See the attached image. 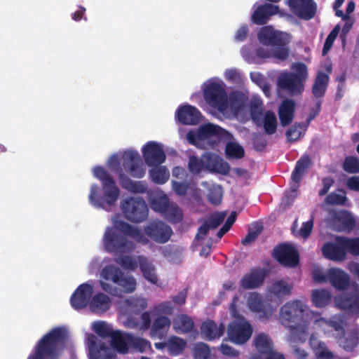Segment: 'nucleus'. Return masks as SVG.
Masks as SVG:
<instances>
[{"label": "nucleus", "instance_id": "nucleus-45", "mask_svg": "<svg viewBox=\"0 0 359 359\" xmlns=\"http://www.w3.org/2000/svg\"><path fill=\"white\" fill-rule=\"evenodd\" d=\"M128 343L135 351L144 353L148 348H151V344L147 339L133 336V334H128Z\"/></svg>", "mask_w": 359, "mask_h": 359}, {"label": "nucleus", "instance_id": "nucleus-8", "mask_svg": "<svg viewBox=\"0 0 359 359\" xmlns=\"http://www.w3.org/2000/svg\"><path fill=\"white\" fill-rule=\"evenodd\" d=\"M313 279L318 283H330L336 290L344 291L348 287L350 277L343 269L332 267L326 271L317 268L312 272Z\"/></svg>", "mask_w": 359, "mask_h": 359}, {"label": "nucleus", "instance_id": "nucleus-28", "mask_svg": "<svg viewBox=\"0 0 359 359\" xmlns=\"http://www.w3.org/2000/svg\"><path fill=\"white\" fill-rule=\"evenodd\" d=\"M311 165V161L308 154H304L301 158L296 162L294 169L293 170L291 179L293 182L292 188L294 191L299 187V184L303 177L306 174L309 168Z\"/></svg>", "mask_w": 359, "mask_h": 359}, {"label": "nucleus", "instance_id": "nucleus-6", "mask_svg": "<svg viewBox=\"0 0 359 359\" xmlns=\"http://www.w3.org/2000/svg\"><path fill=\"white\" fill-rule=\"evenodd\" d=\"M229 309L231 316L236 320L228 325L227 336L231 342L243 344L250 339L253 332L252 327L243 316L238 314L235 302L231 303Z\"/></svg>", "mask_w": 359, "mask_h": 359}, {"label": "nucleus", "instance_id": "nucleus-25", "mask_svg": "<svg viewBox=\"0 0 359 359\" xmlns=\"http://www.w3.org/2000/svg\"><path fill=\"white\" fill-rule=\"evenodd\" d=\"M278 6L266 3L259 5L255 10L250 17V20L255 25H263L267 23L270 18L278 13Z\"/></svg>", "mask_w": 359, "mask_h": 359}, {"label": "nucleus", "instance_id": "nucleus-54", "mask_svg": "<svg viewBox=\"0 0 359 359\" xmlns=\"http://www.w3.org/2000/svg\"><path fill=\"white\" fill-rule=\"evenodd\" d=\"M287 40L284 38L281 45L273 46L272 57L280 61L285 60L290 54V48L287 47Z\"/></svg>", "mask_w": 359, "mask_h": 359}, {"label": "nucleus", "instance_id": "nucleus-44", "mask_svg": "<svg viewBox=\"0 0 359 359\" xmlns=\"http://www.w3.org/2000/svg\"><path fill=\"white\" fill-rule=\"evenodd\" d=\"M187 346V341L177 336H171L168 340V350L171 355L182 353Z\"/></svg>", "mask_w": 359, "mask_h": 359}, {"label": "nucleus", "instance_id": "nucleus-61", "mask_svg": "<svg viewBox=\"0 0 359 359\" xmlns=\"http://www.w3.org/2000/svg\"><path fill=\"white\" fill-rule=\"evenodd\" d=\"M339 25H336L334 29L330 32L328 34L327 39H325L323 48V55H325L327 51L331 48L333 45L334 41L337 37L339 32L340 31Z\"/></svg>", "mask_w": 359, "mask_h": 359}, {"label": "nucleus", "instance_id": "nucleus-52", "mask_svg": "<svg viewBox=\"0 0 359 359\" xmlns=\"http://www.w3.org/2000/svg\"><path fill=\"white\" fill-rule=\"evenodd\" d=\"M263 230V226L258 222L255 223L252 227H250L246 236L241 240L243 245H248L254 242Z\"/></svg>", "mask_w": 359, "mask_h": 359}, {"label": "nucleus", "instance_id": "nucleus-55", "mask_svg": "<svg viewBox=\"0 0 359 359\" xmlns=\"http://www.w3.org/2000/svg\"><path fill=\"white\" fill-rule=\"evenodd\" d=\"M342 168L348 173H359V159L353 156H347L344 161Z\"/></svg>", "mask_w": 359, "mask_h": 359}, {"label": "nucleus", "instance_id": "nucleus-2", "mask_svg": "<svg viewBox=\"0 0 359 359\" xmlns=\"http://www.w3.org/2000/svg\"><path fill=\"white\" fill-rule=\"evenodd\" d=\"M67 339V332L65 328H53L36 342L27 359H59Z\"/></svg>", "mask_w": 359, "mask_h": 359}, {"label": "nucleus", "instance_id": "nucleus-49", "mask_svg": "<svg viewBox=\"0 0 359 359\" xmlns=\"http://www.w3.org/2000/svg\"><path fill=\"white\" fill-rule=\"evenodd\" d=\"M150 170L152 181L158 184H165L169 179L170 173L163 166L158 167Z\"/></svg>", "mask_w": 359, "mask_h": 359}, {"label": "nucleus", "instance_id": "nucleus-47", "mask_svg": "<svg viewBox=\"0 0 359 359\" xmlns=\"http://www.w3.org/2000/svg\"><path fill=\"white\" fill-rule=\"evenodd\" d=\"M225 154L229 159H239L245 156V150L238 143L229 142L226 144Z\"/></svg>", "mask_w": 359, "mask_h": 359}, {"label": "nucleus", "instance_id": "nucleus-23", "mask_svg": "<svg viewBox=\"0 0 359 359\" xmlns=\"http://www.w3.org/2000/svg\"><path fill=\"white\" fill-rule=\"evenodd\" d=\"M93 292L92 285L88 283L81 284L71 296L72 306L76 310L85 308L88 304Z\"/></svg>", "mask_w": 359, "mask_h": 359}, {"label": "nucleus", "instance_id": "nucleus-42", "mask_svg": "<svg viewBox=\"0 0 359 359\" xmlns=\"http://www.w3.org/2000/svg\"><path fill=\"white\" fill-rule=\"evenodd\" d=\"M263 102L260 100H252L250 103V114L252 121L257 126H262V119L264 115Z\"/></svg>", "mask_w": 359, "mask_h": 359}, {"label": "nucleus", "instance_id": "nucleus-22", "mask_svg": "<svg viewBox=\"0 0 359 359\" xmlns=\"http://www.w3.org/2000/svg\"><path fill=\"white\" fill-rule=\"evenodd\" d=\"M123 165L128 168L130 175L135 178H142L145 175V169L140 164V156L137 151H126L123 154Z\"/></svg>", "mask_w": 359, "mask_h": 359}, {"label": "nucleus", "instance_id": "nucleus-19", "mask_svg": "<svg viewBox=\"0 0 359 359\" xmlns=\"http://www.w3.org/2000/svg\"><path fill=\"white\" fill-rule=\"evenodd\" d=\"M288 5L296 16L306 20L312 19L317 10L316 3L313 0H289Z\"/></svg>", "mask_w": 359, "mask_h": 359}, {"label": "nucleus", "instance_id": "nucleus-12", "mask_svg": "<svg viewBox=\"0 0 359 359\" xmlns=\"http://www.w3.org/2000/svg\"><path fill=\"white\" fill-rule=\"evenodd\" d=\"M144 232L148 239L159 244L167 243L173 233L172 228L160 219L149 222L144 226Z\"/></svg>", "mask_w": 359, "mask_h": 359}, {"label": "nucleus", "instance_id": "nucleus-30", "mask_svg": "<svg viewBox=\"0 0 359 359\" xmlns=\"http://www.w3.org/2000/svg\"><path fill=\"white\" fill-rule=\"evenodd\" d=\"M225 331V326L223 323L217 325V323L212 320H208L203 323L201 327V334L204 336L205 339L209 341L219 339L221 337Z\"/></svg>", "mask_w": 359, "mask_h": 359}, {"label": "nucleus", "instance_id": "nucleus-58", "mask_svg": "<svg viewBox=\"0 0 359 359\" xmlns=\"http://www.w3.org/2000/svg\"><path fill=\"white\" fill-rule=\"evenodd\" d=\"M115 262L127 270L133 271L137 267V262L130 255L119 256L115 258Z\"/></svg>", "mask_w": 359, "mask_h": 359}, {"label": "nucleus", "instance_id": "nucleus-11", "mask_svg": "<svg viewBox=\"0 0 359 359\" xmlns=\"http://www.w3.org/2000/svg\"><path fill=\"white\" fill-rule=\"evenodd\" d=\"M107 165L112 172H118L119 182L122 188L133 193L143 194L147 191V188L142 182L133 181L122 172L117 155H113L109 158Z\"/></svg>", "mask_w": 359, "mask_h": 359}, {"label": "nucleus", "instance_id": "nucleus-18", "mask_svg": "<svg viewBox=\"0 0 359 359\" xmlns=\"http://www.w3.org/2000/svg\"><path fill=\"white\" fill-rule=\"evenodd\" d=\"M142 154L149 167L158 166L165 161L166 156L162 147L155 142H147L142 148Z\"/></svg>", "mask_w": 359, "mask_h": 359}, {"label": "nucleus", "instance_id": "nucleus-27", "mask_svg": "<svg viewBox=\"0 0 359 359\" xmlns=\"http://www.w3.org/2000/svg\"><path fill=\"white\" fill-rule=\"evenodd\" d=\"M171 326L170 319L165 316H158L153 321L149 335L153 339H165Z\"/></svg>", "mask_w": 359, "mask_h": 359}, {"label": "nucleus", "instance_id": "nucleus-33", "mask_svg": "<svg viewBox=\"0 0 359 359\" xmlns=\"http://www.w3.org/2000/svg\"><path fill=\"white\" fill-rule=\"evenodd\" d=\"M138 263L143 277L151 283L158 285V278L154 264L144 256H138Z\"/></svg>", "mask_w": 359, "mask_h": 359}, {"label": "nucleus", "instance_id": "nucleus-10", "mask_svg": "<svg viewBox=\"0 0 359 359\" xmlns=\"http://www.w3.org/2000/svg\"><path fill=\"white\" fill-rule=\"evenodd\" d=\"M205 102L221 113L229 109L228 96L224 87L216 82L209 83L203 90Z\"/></svg>", "mask_w": 359, "mask_h": 359}, {"label": "nucleus", "instance_id": "nucleus-63", "mask_svg": "<svg viewBox=\"0 0 359 359\" xmlns=\"http://www.w3.org/2000/svg\"><path fill=\"white\" fill-rule=\"evenodd\" d=\"M194 355L197 358L209 359L210 357V350L209 346L204 343L196 344L194 347Z\"/></svg>", "mask_w": 359, "mask_h": 359}, {"label": "nucleus", "instance_id": "nucleus-56", "mask_svg": "<svg viewBox=\"0 0 359 359\" xmlns=\"http://www.w3.org/2000/svg\"><path fill=\"white\" fill-rule=\"evenodd\" d=\"M208 201L214 205H218L222 202V189L219 185H213L208 189Z\"/></svg>", "mask_w": 359, "mask_h": 359}, {"label": "nucleus", "instance_id": "nucleus-21", "mask_svg": "<svg viewBox=\"0 0 359 359\" xmlns=\"http://www.w3.org/2000/svg\"><path fill=\"white\" fill-rule=\"evenodd\" d=\"M266 276L264 269L253 267L241 278V287L245 290L259 288L263 285Z\"/></svg>", "mask_w": 359, "mask_h": 359}, {"label": "nucleus", "instance_id": "nucleus-7", "mask_svg": "<svg viewBox=\"0 0 359 359\" xmlns=\"http://www.w3.org/2000/svg\"><path fill=\"white\" fill-rule=\"evenodd\" d=\"M306 305L299 300L286 303L280 311L281 323L292 330H298L306 326Z\"/></svg>", "mask_w": 359, "mask_h": 359}, {"label": "nucleus", "instance_id": "nucleus-24", "mask_svg": "<svg viewBox=\"0 0 359 359\" xmlns=\"http://www.w3.org/2000/svg\"><path fill=\"white\" fill-rule=\"evenodd\" d=\"M176 117L183 125H196L200 123L202 114L196 107L187 104L177 109Z\"/></svg>", "mask_w": 359, "mask_h": 359}, {"label": "nucleus", "instance_id": "nucleus-31", "mask_svg": "<svg viewBox=\"0 0 359 359\" xmlns=\"http://www.w3.org/2000/svg\"><path fill=\"white\" fill-rule=\"evenodd\" d=\"M292 285L283 280L273 282L270 285L266 299L272 301L273 297L279 299L291 294Z\"/></svg>", "mask_w": 359, "mask_h": 359}, {"label": "nucleus", "instance_id": "nucleus-59", "mask_svg": "<svg viewBox=\"0 0 359 359\" xmlns=\"http://www.w3.org/2000/svg\"><path fill=\"white\" fill-rule=\"evenodd\" d=\"M94 330L102 338L110 337L114 332L111 326L102 321L95 323Z\"/></svg>", "mask_w": 359, "mask_h": 359}, {"label": "nucleus", "instance_id": "nucleus-15", "mask_svg": "<svg viewBox=\"0 0 359 359\" xmlns=\"http://www.w3.org/2000/svg\"><path fill=\"white\" fill-rule=\"evenodd\" d=\"M269 299L263 300L262 296L257 292H252L248 299V306L250 311L259 315L260 319H269L278 305L273 306L269 302Z\"/></svg>", "mask_w": 359, "mask_h": 359}, {"label": "nucleus", "instance_id": "nucleus-14", "mask_svg": "<svg viewBox=\"0 0 359 359\" xmlns=\"http://www.w3.org/2000/svg\"><path fill=\"white\" fill-rule=\"evenodd\" d=\"M273 257L282 266L295 267L299 262V255L297 250L292 245L286 243L276 246L272 252Z\"/></svg>", "mask_w": 359, "mask_h": 359}, {"label": "nucleus", "instance_id": "nucleus-64", "mask_svg": "<svg viewBox=\"0 0 359 359\" xmlns=\"http://www.w3.org/2000/svg\"><path fill=\"white\" fill-rule=\"evenodd\" d=\"M236 212L233 211L230 215L228 217L226 220L224 224L220 228L217 233V236L219 238H221L229 230L231 229V226L236 222Z\"/></svg>", "mask_w": 359, "mask_h": 359}, {"label": "nucleus", "instance_id": "nucleus-9", "mask_svg": "<svg viewBox=\"0 0 359 359\" xmlns=\"http://www.w3.org/2000/svg\"><path fill=\"white\" fill-rule=\"evenodd\" d=\"M121 210L126 219L133 223H140L148 217L149 208L140 197H129L121 203Z\"/></svg>", "mask_w": 359, "mask_h": 359}, {"label": "nucleus", "instance_id": "nucleus-57", "mask_svg": "<svg viewBox=\"0 0 359 359\" xmlns=\"http://www.w3.org/2000/svg\"><path fill=\"white\" fill-rule=\"evenodd\" d=\"M117 285L123 288V291L126 293H131L136 289V280L132 277H124L123 274L121 276Z\"/></svg>", "mask_w": 359, "mask_h": 359}, {"label": "nucleus", "instance_id": "nucleus-32", "mask_svg": "<svg viewBox=\"0 0 359 359\" xmlns=\"http://www.w3.org/2000/svg\"><path fill=\"white\" fill-rule=\"evenodd\" d=\"M295 111V102L292 100L282 101L278 108V116L282 126H289L293 121Z\"/></svg>", "mask_w": 359, "mask_h": 359}, {"label": "nucleus", "instance_id": "nucleus-34", "mask_svg": "<svg viewBox=\"0 0 359 359\" xmlns=\"http://www.w3.org/2000/svg\"><path fill=\"white\" fill-rule=\"evenodd\" d=\"M111 306V299L107 294L99 292L92 297L90 302V307L93 312L103 313Z\"/></svg>", "mask_w": 359, "mask_h": 359}, {"label": "nucleus", "instance_id": "nucleus-39", "mask_svg": "<svg viewBox=\"0 0 359 359\" xmlns=\"http://www.w3.org/2000/svg\"><path fill=\"white\" fill-rule=\"evenodd\" d=\"M332 293L326 289H317L312 291L311 301L318 308L327 306L332 299Z\"/></svg>", "mask_w": 359, "mask_h": 359}, {"label": "nucleus", "instance_id": "nucleus-4", "mask_svg": "<svg viewBox=\"0 0 359 359\" xmlns=\"http://www.w3.org/2000/svg\"><path fill=\"white\" fill-rule=\"evenodd\" d=\"M93 175L102 183L105 199L97 197L99 187L93 184L88 196L90 203L97 208L103 207L104 203L108 205H114L120 195V190L115 180L103 167L100 165L93 168Z\"/></svg>", "mask_w": 359, "mask_h": 359}, {"label": "nucleus", "instance_id": "nucleus-1", "mask_svg": "<svg viewBox=\"0 0 359 359\" xmlns=\"http://www.w3.org/2000/svg\"><path fill=\"white\" fill-rule=\"evenodd\" d=\"M126 236L142 245H147L149 239L140 229L123 221L116 220L113 227H107L103 236V246L109 253L123 254L130 252L135 248Z\"/></svg>", "mask_w": 359, "mask_h": 359}, {"label": "nucleus", "instance_id": "nucleus-43", "mask_svg": "<svg viewBox=\"0 0 359 359\" xmlns=\"http://www.w3.org/2000/svg\"><path fill=\"white\" fill-rule=\"evenodd\" d=\"M262 126L267 135H273L277 130V118L275 113L268 110L262 119Z\"/></svg>", "mask_w": 359, "mask_h": 359}, {"label": "nucleus", "instance_id": "nucleus-13", "mask_svg": "<svg viewBox=\"0 0 359 359\" xmlns=\"http://www.w3.org/2000/svg\"><path fill=\"white\" fill-rule=\"evenodd\" d=\"M227 131L219 126L207 123L200 126L196 131L190 130L187 134V140L192 145H198L200 142L212 137L222 138Z\"/></svg>", "mask_w": 359, "mask_h": 359}, {"label": "nucleus", "instance_id": "nucleus-20", "mask_svg": "<svg viewBox=\"0 0 359 359\" xmlns=\"http://www.w3.org/2000/svg\"><path fill=\"white\" fill-rule=\"evenodd\" d=\"M332 229L337 232L352 231L355 228V220L347 210L334 212L330 222Z\"/></svg>", "mask_w": 359, "mask_h": 359}, {"label": "nucleus", "instance_id": "nucleus-62", "mask_svg": "<svg viewBox=\"0 0 359 359\" xmlns=\"http://www.w3.org/2000/svg\"><path fill=\"white\" fill-rule=\"evenodd\" d=\"M226 216V212H219L211 215L205 221V223L212 229L217 228L224 220Z\"/></svg>", "mask_w": 359, "mask_h": 359}, {"label": "nucleus", "instance_id": "nucleus-17", "mask_svg": "<svg viewBox=\"0 0 359 359\" xmlns=\"http://www.w3.org/2000/svg\"><path fill=\"white\" fill-rule=\"evenodd\" d=\"M337 306L347 311L352 315L359 316V286L357 285L353 291L339 295L335 299Z\"/></svg>", "mask_w": 359, "mask_h": 359}, {"label": "nucleus", "instance_id": "nucleus-41", "mask_svg": "<svg viewBox=\"0 0 359 359\" xmlns=\"http://www.w3.org/2000/svg\"><path fill=\"white\" fill-rule=\"evenodd\" d=\"M254 344L257 351L262 354H267L273 350V341L265 333H259L254 339Z\"/></svg>", "mask_w": 359, "mask_h": 359}, {"label": "nucleus", "instance_id": "nucleus-60", "mask_svg": "<svg viewBox=\"0 0 359 359\" xmlns=\"http://www.w3.org/2000/svg\"><path fill=\"white\" fill-rule=\"evenodd\" d=\"M347 254L359 256V237L349 238L345 236Z\"/></svg>", "mask_w": 359, "mask_h": 359}, {"label": "nucleus", "instance_id": "nucleus-40", "mask_svg": "<svg viewBox=\"0 0 359 359\" xmlns=\"http://www.w3.org/2000/svg\"><path fill=\"white\" fill-rule=\"evenodd\" d=\"M309 343L318 359H333V353L327 349L324 342L311 337Z\"/></svg>", "mask_w": 359, "mask_h": 359}, {"label": "nucleus", "instance_id": "nucleus-37", "mask_svg": "<svg viewBox=\"0 0 359 359\" xmlns=\"http://www.w3.org/2000/svg\"><path fill=\"white\" fill-rule=\"evenodd\" d=\"M329 79V76L323 72L317 74L312 87V93L316 97L320 98L325 95Z\"/></svg>", "mask_w": 359, "mask_h": 359}, {"label": "nucleus", "instance_id": "nucleus-5", "mask_svg": "<svg viewBox=\"0 0 359 359\" xmlns=\"http://www.w3.org/2000/svg\"><path fill=\"white\" fill-rule=\"evenodd\" d=\"M295 72H287L280 74L278 79V86L291 95L296 96L302 93L304 89V83L308 78V69L303 62L293 65Z\"/></svg>", "mask_w": 359, "mask_h": 359}, {"label": "nucleus", "instance_id": "nucleus-48", "mask_svg": "<svg viewBox=\"0 0 359 359\" xmlns=\"http://www.w3.org/2000/svg\"><path fill=\"white\" fill-rule=\"evenodd\" d=\"M164 215L168 220L173 224L179 223L183 219V213L181 208L173 203H170Z\"/></svg>", "mask_w": 359, "mask_h": 359}, {"label": "nucleus", "instance_id": "nucleus-16", "mask_svg": "<svg viewBox=\"0 0 359 359\" xmlns=\"http://www.w3.org/2000/svg\"><path fill=\"white\" fill-rule=\"evenodd\" d=\"M322 252L327 259L341 262L346 259L347 255L345 236H337L334 243L327 242L322 248Z\"/></svg>", "mask_w": 359, "mask_h": 359}, {"label": "nucleus", "instance_id": "nucleus-36", "mask_svg": "<svg viewBox=\"0 0 359 359\" xmlns=\"http://www.w3.org/2000/svg\"><path fill=\"white\" fill-rule=\"evenodd\" d=\"M229 106L235 115L241 113L248 104V97L240 91L232 92L228 100Z\"/></svg>", "mask_w": 359, "mask_h": 359}, {"label": "nucleus", "instance_id": "nucleus-29", "mask_svg": "<svg viewBox=\"0 0 359 359\" xmlns=\"http://www.w3.org/2000/svg\"><path fill=\"white\" fill-rule=\"evenodd\" d=\"M257 38L262 44L274 46L281 45L285 37L282 32L275 31L270 26H265L259 31Z\"/></svg>", "mask_w": 359, "mask_h": 359}, {"label": "nucleus", "instance_id": "nucleus-3", "mask_svg": "<svg viewBox=\"0 0 359 359\" xmlns=\"http://www.w3.org/2000/svg\"><path fill=\"white\" fill-rule=\"evenodd\" d=\"M127 333L116 330L110 337L111 346L106 343L98 341L97 337L90 334L87 338V346L90 359H111L115 357L114 351L120 353L128 352Z\"/></svg>", "mask_w": 359, "mask_h": 359}, {"label": "nucleus", "instance_id": "nucleus-38", "mask_svg": "<svg viewBox=\"0 0 359 359\" xmlns=\"http://www.w3.org/2000/svg\"><path fill=\"white\" fill-rule=\"evenodd\" d=\"M339 346L346 351L351 352L354 350L359 344V328L353 329L346 337H338Z\"/></svg>", "mask_w": 359, "mask_h": 359}, {"label": "nucleus", "instance_id": "nucleus-50", "mask_svg": "<svg viewBox=\"0 0 359 359\" xmlns=\"http://www.w3.org/2000/svg\"><path fill=\"white\" fill-rule=\"evenodd\" d=\"M121 275H123L122 271L118 267L113 265L104 266L101 273L102 277L104 280H112L114 283L118 282Z\"/></svg>", "mask_w": 359, "mask_h": 359}, {"label": "nucleus", "instance_id": "nucleus-26", "mask_svg": "<svg viewBox=\"0 0 359 359\" xmlns=\"http://www.w3.org/2000/svg\"><path fill=\"white\" fill-rule=\"evenodd\" d=\"M205 168L211 172H217L222 175H227L230 172L229 164L223 158L213 153L203 154Z\"/></svg>", "mask_w": 359, "mask_h": 359}, {"label": "nucleus", "instance_id": "nucleus-51", "mask_svg": "<svg viewBox=\"0 0 359 359\" xmlns=\"http://www.w3.org/2000/svg\"><path fill=\"white\" fill-rule=\"evenodd\" d=\"M170 203L168 197L163 195L154 198L150 202V206L153 210L164 214Z\"/></svg>", "mask_w": 359, "mask_h": 359}, {"label": "nucleus", "instance_id": "nucleus-53", "mask_svg": "<svg viewBox=\"0 0 359 359\" xmlns=\"http://www.w3.org/2000/svg\"><path fill=\"white\" fill-rule=\"evenodd\" d=\"M204 168H205L203 155L201 158L194 155H191L189 157L188 169L191 174L198 175Z\"/></svg>", "mask_w": 359, "mask_h": 359}, {"label": "nucleus", "instance_id": "nucleus-35", "mask_svg": "<svg viewBox=\"0 0 359 359\" xmlns=\"http://www.w3.org/2000/svg\"><path fill=\"white\" fill-rule=\"evenodd\" d=\"M173 330L178 334H187L194 327L193 319L187 314L177 316L172 323Z\"/></svg>", "mask_w": 359, "mask_h": 359}, {"label": "nucleus", "instance_id": "nucleus-46", "mask_svg": "<svg viewBox=\"0 0 359 359\" xmlns=\"http://www.w3.org/2000/svg\"><path fill=\"white\" fill-rule=\"evenodd\" d=\"M346 201V191L343 189H338L331 192L325 199L326 204L330 205H344Z\"/></svg>", "mask_w": 359, "mask_h": 359}]
</instances>
